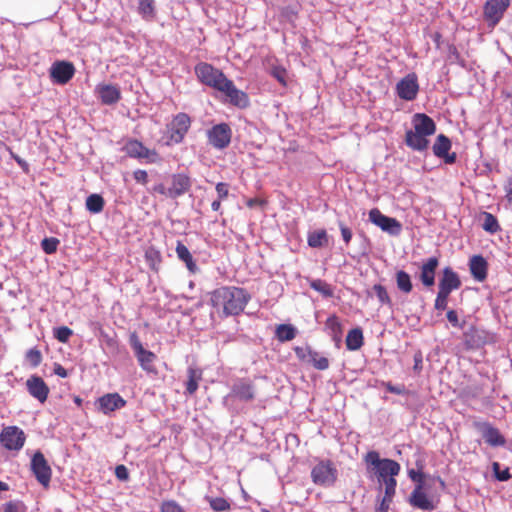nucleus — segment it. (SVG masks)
<instances>
[{
    "instance_id": "2",
    "label": "nucleus",
    "mask_w": 512,
    "mask_h": 512,
    "mask_svg": "<svg viewBox=\"0 0 512 512\" xmlns=\"http://www.w3.org/2000/svg\"><path fill=\"white\" fill-rule=\"evenodd\" d=\"M364 461L367 465V472L371 477H377L380 485L389 477L397 476L401 469L400 464L395 460L381 459L377 451H369L365 455Z\"/></svg>"
},
{
    "instance_id": "45",
    "label": "nucleus",
    "mask_w": 512,
    "mask_h": 512,
    "mask_svg": "<svg viewBox=\"0 0 512 512\" xmlns=\"http://www.w3.org/2000/svg\"><path fill=\"white\" fill-rule=\"evenodd\" d=\"M72 335L73 331L66 326H61L54 329V337L61 343H67Z\"/></svg>"
},
{
    "instance_id": "53",
    "label": "nucleus",
    "mask_w": 512,
    "mask_h": 512,
    "mask_svg": "<svg viewBox=\"0 0 512 512\" xmlns=\"http://www.w3.org/2000/svg\"><path fill=\"white\" fill-rule=\"evenodd\" d=\"M215 188H216L218 199L224 200L228 197L229 185L227 183L219 182L216 184Z\"/></svg>"
},
{
    "instance_id": "32",
    "label": "nucleus",
    "mask_w": 512,
    "mask_h": 512,
    "mask_svg": "<svg viewBox=\"0 0 512 512\" xmlns=\"http://www.w3.org/2000/svg\"><path fill=\"white\" fill-rule=\"evenodd\" d=\"M138 13L147 22H152L156 18V6L154 0H140Z\"/></svg>"
},
{
    "instance_id": "9",
    "label": "nucleus",
    "mask_w": 512,
    "mask_h": 512,
    "mask_svg": "<svg viewBox=\"0 0 512 512\" xmlns=\"http://www.w3.org/2000/svg\"><path fill=\"white\" fill-rule=\"evenodd\" d=\"M130 342L141 368L148 373H156L154 367L156 355L143 347L136 334L131 335Z\"/></svg>"
},
{
    "instance_id": "60",
    "label": "nucleus",
    "mask_w": 512,
    "mask_h": 512,
    "mask_svg": "<svg viewBox=\"0 0 512 512\" xmlns=\"http://www.w3.org/2000/svg\"><path fill=\"white\" fill-rule=\"evenodd\" d=\"M447 319L454 327H459L458 315L455 310H449L447 312Z\"/></svg>"
},
{
    "instance_id": "13",
    "label": "nucleus",
    "mask_w": 512,
    "mask_h": 512,
    "mask_svg": "<svg viewBox=\"0 0 512 512\" xmlns=\"http://www.w3.org/2000/svg\"><path fill=\"white\" fill-rule=\"evenodd\" d=\"M399 98L412 101L417 97L419 91L418 77L415 73H409L396 85Z\"/></svg>"
},
{
    "instance_id": "16",
    "label": "nucleus",
    "mask_w": 512,
    "mask_h": 512,
    "mask_svg": "<svg viewBox=\"0 0 512 512\" xmlns=\"http://www.w3.org/2000/svg\"><path fill=\"white\" fill-rule=\"evenodd\" d=\"M124 151L132 158L146 159L149 163H155L159 159L158 153L155 150L145 147L137 140H129L124 146Z\"/></svg>"
},
{
    "instance_id": "38",
    "label": "nucleus",
    "mask_w": 512,
    "mask_h": 512,
    "mask_svg": "<svg viewBox=\"0 0 512 512\" xmlns=\"http://www.w3.org/2000/svg\"><path fill=\"white\" fill-rule=\"evenodd\" d=\"M104 199L99 194H91L86 199V209L94 214L100 213L104 208Z\"/></svg>"
},
{
    "instance_id": "17",
    "label": "nucleus",
    "mask_w": 512,
    "mask_h": 512,
    "mask_svg": "<svg viewBox=\"0 0 512 512\" xmlns=\"http://www.w3.org/2000/svg\"><path fill=\"white\" fill-rule=\"evenodd\" d=\"M74 65L67 61H56L50 68V77L56 84L64 85L74 76Z\"/></svg>"
},
{
    "instance_id": "48",
    "label": "nucleus",
    "mask_w": 512,
    "mask_h": 512,
    "mask_svg": "<svg viewBox=\"0 0 512 512\" xmlns=\"http://www.w3.org/2000/svg\"><path fill=\"white\" fill-rule=\"evenodd\" d=\"M382 484L385 486L384 497H387V499L388 498L393 499L395 492H396V486H397V481L395 479V476L389 477V479L384 480V482Z\"/></svg>"
},
{
    "instance_id": "51",
    "label": "nucleus",
    "mask_w": 512,
    "mask_h": 512,
    "mask_svg": "<svg viewBox=\"0 0 512 512\" xmlns=\"http://www.w3.org/2000/svg\"><path fill=\"white\" fill-rule=\"evenodd\" d=\"M448 297H449L448 294L438 291L437 297L435 299V304H434L435 309L436 310H445L447 308Z\"/></svg>"
},
{
    "instance_id": "42",
    "label": "nucleus",
    "mask_w": 512,
    "mask_h": 512,
    "mask_svg": "<svg viewBox=\"0 0 512 512\" xmlns=\"http://www.w3.org/2000/svg\"><path fill=\"white\" fill-rule=\"evenodd\" d=\"M482 227L485 231L489 233H496L500 230V225L494 215L491 213L485 212L484 213V220Z\"/></svg>"
},
{
    "instance_id": "47",
    "label": "nucleus",
    "mask_w": 512,
    "mask_h": 512,
    "mask_svg": "<svg viewBox=\"0 0 512 512\" xmlns=\"http://www.w3.org/2000/svg\"><path fill=\"white\" fill-rule=\"evenodd\" d=\"M26 360L32 367H38L42 361V354L36 348L29 349L26 353Z\"/></svg>"
},
{
    "instance_id": "1",
    "label": "nucleus",
    "mask_w": 512,
    "mask_h": 512,
    "mask_svg": "<svg viewBox=\"0 0 512 512\" xmlns=\"http://www.w3.org/2000/svg\"><path fill=\"white\" fill-rule=\"evenodd\" d=\"M250 295L234 286L220 287L211 294V305L222 317L239 315L246 307Z\"/></svg>"
},
{
    "instance_id": "10",
    "label": "nucleus",
    "mask_w": 512,
    "mask_h": 512,
    "mask_svg": "<svg viewBox=\"0 0 512 512\" xmlns=\"http://www.w3.org/2000/svg\"><path fill=\"white\" fill-rule=\"evenodd\" d=\"M30 466L37 481L42 486L48 487L51 481L52 470L42 452H35L31 459Z\"/></svg>"
},
{
    "instance_id": "36",
    "label": "nucleus",
    "mask_w": 512,
    "mask_h": 512,
    "mask_svg": "<svg viewBox=\"0 0 512 512\" xmlns=\"http://www.w3.org/2000/svg\"><path fill=\"white\" fill-rule=\"evenodd\" d=\"M202 379V373L200 370L195 368L188 369V380L186 382V393L189 395L194 394L199 385V381Z\"/></svg>"
},
{
    "instance_id": "5",
    "label": "nucleus",
    "mask_w": 512,
    "mask_h": 512,
    "mask_svg": "<svg viewBox=\"0 0 512 512\" xmlns=\"http://www.w3.org/2000/svg\"><path fill=\"white\" fill-rule=\"evenodd\" d=\"M191 126V118L186 113H178L167 125L169 143L179 144L183 141L185 135Z\"/></svg>"
},
{
    "instance_id": "24",
    "label": "nucleus",
    "mask_w": 512,
    "mask_h": 512,
    "mask_svg": "<svg viewBox=\"0 0 512 512\" xmlns=\"http://www.w3.org/2000/svg\"><path fill=\"white\" fill-rule=\"evenodd\" d=\"M413 130L418 134L431 136L436 131V125L432 118L423 113H417L412 118Z\"/></svg>"
},
{
    "instance_id": "44",
    "label": "nucleus",
    "mask_w": 512,
    "mask_h": 512,
    "mask_svg": "<svg viewBox=\"0 0 512 512\" xmlns=\"http://www.w3.org/2000/svg\"><path fill=\"white\" fill-rule=\"evenodd\" d=\"M60 241L55 237L44 238L41 241V248L46 254H53L57 251Z\"/></svg>"
},
{
    "instance_id": "55",
    "label": "nucleus",
    "mask_w": 512,
    "mask_h": 512,
    "mask_svg": "<svg viewBox=\"0 0 512 512\" xmlns=\"http://www.w3.org/2000/svg\"><path fill=\"white\" fill-rule=\"evenodd\" d=\"M115 476L120 481H127L129 479V471L125 465H118L115 468Z\"/></svg>"
},
{
    "instance_id": "50",
    "label": "nucleus",
    "mask_w": 512,
    "mask_h": 512,
    "mask_svg": "<svg viewBox=\"0 0 512 512\" xmlns=\"http://www.w3.org/2000/svg\"><path fill=\"white\" fill-rule=\"evenodd\" d=\"M271 75L274 78H276L279 81V83H281L284 86L286 85L287 71L285 68L281 66H274L271 69Z\"/></svg>"
},
{
    "instance_id": "61",
    "label": "nucleus",
    "mask_w": 512,
    "mask_h": 512,
    "mask_svg": "<svg viewBox=\"0 0 512 512\" xmlns=\"http://www.w3.org/2000/svg\"><path fill=\"white\" fill-rule=\"evenodd\" d=\"M392 498L383 497L379 507L377 508L376 512H388L389 506L392 502Z\"/></svg>"
},
{
    "instance_id": "54",
    "label": "nucleus",
    "mask_w": 512,
    "mask_h": 512,
    "mask_svg": "<svg viewBox=\"0 0 512 512\" xmlns=\"http://www.w3.org/2000/svg\"><path fill=\"white\" fill-rule=\"evenodd\" d=\"M296 356L305 362H308L310 353L312 352V349L310 347H295L294 348Z\"/></svg>"
},
{
    "instance_id": "49",
    "label": "nucleus",
    "mask_w": 512,
    "mask_h": 512,
    "mask_svg": "<svg viewBox=\"0 0 512 512\" xmlns=\"http://www.w3.org/2000/svg\"><path fill=\"white\" fill-rule=\"evenodd\" d=\"M493 472L495 475V478L499 481H507L511 478V474L509 472V469L506 468L504 470H501L500 464L498 462H494L492 464Z\"/></svg>"
},
{
    "instance_id": "30",
    "label": "nucleus",
    "mask_w": 512,
    "mask_h": 512,
    "mask_svg": "<svg viewBox=\"0 0 512 512\" xmlns=\"http://www.w3.org/2000/svg\"><path fill=\"white\" fill-rule=\"evenodd\" d=\"M176 254L178 259L186 265L189 272L194 274L198 271V267L193 259L192 254L181 241H177Z\"/></svg>"
},
{
    "instance_id": "39",
    "label": "nucleus",
    "mask_w": 512,
    "mask_h": 512,
    "mask_svg": "<svg viewBox=\"0 0 512 512\" xmlns=\"http://www.w3.org/2000/svg\"><path fill=\"white\" fill-rule=\"evenodd\" d=\"M310 287L322 294L326 298L333 297L334 291L330 284L327 282L321 280V279H315L310 282Z\"/></svg>"
},
{
    "instance_id": "12",
    "label": "nucleus",
    "mask_w": 512,
    "mask_h": 512,
    "mask_svg": "<svg viewBox=\"0 0 512 512\" xmlns=\"http://www.w3.org/2000/svg\"><path fill=\"white\" fill-rule=\"evenodd\" d=\"M492 339V334L475 326H471L463 333V343L468 350L478 349L492 341Z\"/></svg>"
},
{
    "instance_id": "43",
    "label": "nucleus",
    "mask_w": 512,
    "mask_h": 512,
    "mask_svg": "<svg viewBox=\"0 0 512 512\" xmlns=\"http://www.w3.org/2000/svg\"><path fill=\"white\" fill-rule=\"evenodd\" d=\"M146 260L149 263L151 269L157 271L161 263V254L159 251L150 248L145 254Z\"/></svg>"
},
{
    "instance_id": "26",
    "label": "nucleus",
    "mask_w": 512,
    "mask_h": 512,
    "mask_svg": "<svg viewBox=\"0 0 512 512\" xmlns=\"http://www.w3.org/2000/svg\"><path fill=\"white\" fill-rule=\"evenodd\" d=\"M96 92L103 104L112 105L117 103L121 98L120 89L111 84H99Z\"/></svg>"
},
{
    "instance_id": "27",
    "label": "nucleus",
    "mask_w": 512,
    "mask_h": 512,
    "mask_svg": "<svg viewBox=\"0 0 512 512\" xmlns=\"http://www.w3.org/2000/svg\"><path fill=\"white\" fill-rule=\"evenodd\" d=\"M488 264L484 257L481 255H474L469 261V269L473 278L482 282L487 277Z\"/></svg>"
},
{
    "instance_id": "28",
    "label": "nucleus",
    "mask_w": 512,
    "mask_h": 512,
    "mask_svg": "<svg viewBox=\"0 0 512 512\" xmlns=\"http://www.w3.org/2000/svg\"><path fill=\"white\" fill-rule=\"evenodd\" d=\"M126 401L117 393L106 394L99 398V405L101 410L107 414L117 409L124 407Z\"/></svg>"
},
{
    "instance_id": "23",
    "label": "nucleus",
    "mask_w": 512,
    "mask_h": 512,
    "mask_svg": "<svg viewBox=\"0 0 512 512\" xmlns=\"http://www.w3.org/2000/svg\"><path fill=\"white\" fill-rule=\"evenodd\" d=\"M485 442L493 447L504 446L506 440L500 431L491 424L484 422L477 425Z\"/></svg>"
},
{
    "instance_id": "31",
    "label": "nucleus",
    "mask_w": 512,
    "mask_h": 512,
    "mask_svg": "<svg viewBox=\"0 0 512 512\" xmlns=\"http://www.w3.org/2000/svg\"><path fill=\"white\" fill-rule=\"evenodd\" d=\"M325 329L335 342H340L342 337V325L336 315H331L325 322Z\"/></svg>"
},
{
    "instance_id": "8",
    "label": "nucleus",
    "mask_w": 512,
    "mask_h": 512,
    "mask_svg": "<svg viewBox=\"0 0 512 512\" xmlns=\"http://www.w3.org/2000/svg\"><path fill=\"white\" fill-rule=\"evenodd\" d=\"M208 143L218 150L229 146L232 138V130L227 123L214 125L207 131Z\"/></svg>"
},
{
    "instance_id": "11",
    "label": "nucleus",
    "mask_w": 512,
    "mask_h": 512,
    "mask_svg": "<svg viewBox=\"0 0 512 512\" xmlns=\"http://www.w3.org/2000/svg\"><path fill=\"white\" fill-rule=\"evenodd\" d=\"M510 0H487L484 5V19L490 27H495L503 18Z\"/></svg>"
},
{
    "instance_id": "21",
    "label": "nucleus",
    "mask_w": 512,
    "mask_h": 512,
    "mask_svg": "<svg viewBox=\"0 0 512 512\" xmlns=\"http://www.w3.org/2000/svg\"><path fill=\"white\" fill-rule=\"evenodd\" d=\"M439 291L450 295L454 290L461 286V280L458 274L451 267H445L442 271V277L439 280Z\"/></svg>"
},
{
    "instance_id": "3",
    "label": "nucleus",
    "mask_w": 512,
    "mask_h": 512,
    "mask_svg": "<svg viewBox=\"0 0 512 512\" xmlns=\"http://www.w3.org/2000/svg\"><path fill=\"white\" fill-rule=\"evenodd\" d=\"M311 478L316 485L332 486L337 480V469L330 460H321L312 468Z\"/></svg>"
},
{
    "instance_id": "18",
    "label": "nucleus",
    "mask_w": 512,
    "mask_h": 512,
    "mask_svg": "<svg viewBox=\"0 0 512 512\" xmlns=\"http://www.w3.org/2000/svg\"><path fill=\"white\" fill-rule=\"evenodd\" d=\"M28 393L40 403L46 402L50 389L45 381L38 375H32L26 380Z\"/></svg>"
},
{
    "instance_id": "6",
    "label": "nucleus",
    "mask_w": 512,
    "mask_h": 512,
    "mask_svg": "<svg viewBox=\"0 0 512 512\" xmlns=\"http://www.w3.org/2000/svg\"><path fill=\"white\" fill-rule=\"evenodd\" d=\"M195 74L199 81L213 89H217L226 78L224 73L208 63H199L195 66Z\"/></svg>"
},
{
    "instance_id": "34",
    "label": "nucleus",
    "mask_w": 512,
    "mask_h": 512,
    "mask_svg": "<svg viewBox=\"0 0 512 512\" xmlns=\"http://www.w3.org/2000/svg\"><path fill=\"white\" fill-rule=\"evenodd\" d=\"M363 345V332L361 328L350 330L346 337V347L350 351H356Z\"/></svg>"
},
{
    "instance_id": "20",
    "label": "nucleus",
    "mask_w": 512,
    "mask_h": 512,
    "mask_svg": "<svg viewBox=\"0 0 512 512\" xmlns=\"http://www.w3.org/2000/svg\"><path fill=\"white\" fill-rule=\"evenodd\" d=\"M191 187L190 178L183 173L174 174L171 177V185L168 187V197L175 199L189 191Z\"/></svg>"
},
{
    "instance_id": "15",
    "label": "nucleus",
    "mask_w": 512,
    "mask_h": 512,
    "mask_svg": "<svg viewBox=\"0 0 512 512\" xmlns=\"http://www.w3.org/2000/svg\"><path fill=\"white\" fill-rule=\"evenodd\" d=\"M227 397H234L244 402H251L255 398L254 383L248 378L237 379L232 387L231 392Z\"/></svg>"
},
{
    "instance_id": "64",
    "label": "nucleus",
    "mask_w": 512,
    "mask_h": 512,
    "mask_svg": "<svg viewBox=\"0 0 512 512\" xmlns=\"http://www.w3.org/2000/svg\"><path fill=\"white\" fill-rule=\"evenodd\" d=\"M16 504L9 502L5 505V512H16Z\"/></svg>"
},
{
    "instance_id": "63",
    "label": "nucleus",
    "mask_w": 512,
    "mask_h": 512,
    "mask_svg": "<svg viewBox=\"0 0 512 512\" xmlns=\"http://www.w3.org/2000/svg\"><path fill=\"white\" fill-rule=\"evenodd\" d=\"M154 191L168 197V188H166L163 184L156 185L154 187Z\"/></svg>"
},
{
    "instance_id": "29",
    "label": "nucleus",
    "mask_w": 512,
    "mask_h": 512,
    "mask_svg": "<svg viewBox=\"0 0 512 512\" xmlns=\"http://www.w3.org/2000/svg\"><path fill=\"white\" fill-rule=\"evenodd\" d=\"M405 142L408 147L416 151H424L429 145L427 136L418 134L415 130L406 132Z\"/></svg>"
},
{
    "instance_id": "62",
    "label": "nucleus",
    "mask_w": 512,
    "mask_h": 512,
    "mask_svg": "<svg viewBox=\"0 0 512 512\" xmlns=\"http://www.w3.org/2000/svg\"><path fill=\"white\" fill-rule=\"evenodd\" d=\"M54 373L61 378H66L68 376L67 370L60 364L54 365Z\"/></svg>"
},
{
    "instance_id": "19",
    "label": "nucleus",
    "mask_w": 512,
    "mask_h": 512,
    "mask_svg": "<svg viewBox=\"0 0 512 512\" xmlns=\"http://www.w3.org/2000/svg\"><path fill=\"white\" fill-rule=\"evenodd\" d=\"M423 487V484H417L410 494L408 502L412 507L417 509L428 511L434 510L436 505L433 499L423 491Z\"/></svg>"
},
{
    "instance_id": "41",
    "label": "nucleus",
    "mask_w": 512,
    "mask_h": 512,
    "mask_svg": "<svg viewBox=\"0 0 512 512\" xmlns=\"http://www.w3.org/2000/svg\"><path fill=\"white\" fill-rule=\"evenodd\" d=\"M205 500L215 512H225L231 508L230 503L222 497L205 496Z\"/></svg>"
},
{
    "instance_id": "37",
    "label": "nucleus",
    "mask_w": 512,
    "mask_h": 512,
    "mask_svg": "<svg viewBox=\"0 0 512 512\" xmlns=\"http://www.w3.org/2000/svg\"><path fill=\"white\" fill-rule=\"evenodd\" d=\"M396 284L398 289L406 294L410 293L413 289L410 275L403 270L397 271Z\"/></svg>"
},
{
    "instance_id": "59",
    "label": "nucleus",
    "mask_w": 512,
    "mask_h": 512,
    "mask_svg": "<svg viewBox=\"0 0 512 512\" xmlns=\"http://www.w3.org/2000/svg\"><path fill=\"white\" fill-rule=\"evenodd\" d=\"M408 476L412 481L423 484L424 475L421 472L411 469L408 471Z\"/></svg>"
},
{
    "instance_id": "33",
    "label": "nucleus",
    "mask_w": 512,
    "mask_h": 512,
    "mask_svg": "<svg viewBox=\"0 0 512 512\" xmlns=\"http://www.w3.org/2000/svg\"><path fill=\"white\" fill-rule=\"evenodd\" d=\"M308 245L312 248H321L328 244V235L325 229H319L308 233Z\"/></svg>"
},
{
    "instance_id": "22",
    "label": "nucleus",
    "mask_w": 512,
    "mask_h": 512,
    "mask_svg": "<svg viewBox=\"0 0 512 512\" xmlns=\"http://www.w3.org/2000/svg\"><path fill=\"white\" fill-rule=\"evenodd\" d=\"M432 149L434 155L437 156L438 158H443L445 163L452 164L455 162V153L449 154V150L451 149V141L445 135L440 134L437 136Z\"/></svg>"
},
{
    "instance_id": "4",
    "label": "nucleus",
    "mask_w": 512,
    "mask_h": 512,
    "mask_svg": "<svg viewBox=\"0 0 512 512\" xmlns=\"http://www.w3.org/2000/svg\"><path fill=\"white\" fill-rule=\"evenodd\" d=\"M216 90L225 97L226 102L233 106L238 108H246L249 106L248 95L244 91L239 90L233 81L227 77L222 81Z\"/></svg>"
},
{
    "instance_id": "35",
    "label": "nucleus",
    "mask_w": 512,
    "mask_h": 512,
    "mask_svg": "<svg viewBox=\"0 0 512 512\" xmlns=\"http://www.w3.org/2000/svg\"><path fill=\"white\" fill-rule=\"evenodd\" d=\"M297 329L291 324H280L276 327L275 335L278 341L287 342L296 337Z\"/></svg>"
},
{
    "instance_id": "57",
    "label": "nucleus",
    "mask_w": 512,
    "mask_h": 512,
    "mask_svg": "<svg viewBox=\"0 0 512 512\" xmlns=\"http://www.w3.org/2000/svg\"><path fill=\"white\" fill-rule=\"evenodd\" d=\"M133 176L138 183L146 184L148 181V174L145 170L138 169L134 171Z\"/></svg>"
},
{
    "instance_id": "40",
    "label": "nucleus",
    "mask_w": 512,
    "mask_h": 512,
    "mask_svg": "<svg viewBox=\"0 0 512 512\" xmlns=\"http://www.w3.org/2000/svg\"><path fill=\"white\" fill-rule=\"evenodd\" d=\"M318 370H326L329 368V360L327 357L320 355L317 351L312 350L308 362Z\"/></svg>"
},
{
    "instance_id": "14",
    "label": "nucleus",
    "mask_w": 512,
    "mask_h": 512,
    "mask_svg": "<svg viewBox=\"0 0 512 512\" xmlns=\"http://www.w3.org/2000/svg\"><path fill=\"white\" fill-rule=\"evenodd\" d=\"M369 220L380 227L383 231L390 233L391 235H398L401 232L402 226L395 219L388 217L381 213L377 208L370 210Z\"/></svg>"
},
{
    "instance_id": "46",
    "label": "nucleus",
    "mask_w": 512,
    "mask_h": 512,
    "mask_svg": "<svg viewBox=\"0 0 512 512\" xmlns=\"http://www.w3.org/2000/svg\"><path fill=\"white\" fill-rule=\"evenodd\" d=\"M373 290L379 300V302L383 305H391V299L387 293V290L384 286L380 284H376L373 286Z\"/></svg>"
},
{
    "instance_id": "7",
    "label": "nucleus",
    "mask_w": 512,
    "mask_h": 512,
    "mask_svg": "<svg viewBox=\"0 0 512 512\" xmlns=\"http://www.w3.org/2000/svg\"><path fill=\"white\" fill-rule=\"evenodd\" d=\"M26 441V435L22 429L17 426H8L3 428L0 433V443L10 451H19L23 448Z\"/></svg>"
},
{
    "instance_id": "58",
    "label": "nucleus",
    "mask_w": 512,
    "mask_h": 512,
    "mask_svg": "<svg viewBox=\"0 0 512 512\" xmlns=\"http://www.w3.org/2000/svg\"><path fill=\"white\" fill-rule=\"evenodd\" d=\"M384 385L386 390L393 394L402 395L406 391L404 386H394L390 382H387Z\"/></svg>"
},
{
    "instance_id": "52",
    "label": "nucleus",
    "mask_w": 512,
    "mask_h": 512,
    "mask_svg": "<svg viewBox=\"0 0 512 512\" xmlns=\"http://www.w3.org/2000/svg\"><path fill=\"white\" fill-rule=\"evenodd\" d=\"M161 512H183V510L175 501H165L162 503Z\"/></svg>"
},
{
    "instance_id": "56",
    "label": "nucleus",
    "mask_w": 512,
    "mask_h": 512,
    "mask_svg": "<svg viewBox=\"0 0 512 512\" xmlns=\"http://www.w3.org/2000/svg\"><path fill=\"white\" fill-rule=\"evenodd\" d=\"M339 228L345 244L348 245L352 239L351 229L347 227L343 222H339Z\"/></svg>"
},
{
    "instance_id": "25",
    "label": "nucleus",
    "mask_w": 512,
    "mask_h": 512,
    "mask_svg": "<svg viewBox=\"0 0 512 512\" xmlns=\"http://www.w3.org/2000/svg\"><path fill=\"white\" fill-rule=\"evenodd\" d=\"M439 266L437 257L428 258L421 266L420 280L426 287H431L435 283V272Z\"/></svg>"
}]
</instances>
